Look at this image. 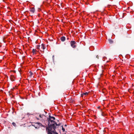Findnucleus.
Instances as JSON below:
<instances>
[{
    "label": "nucleus",
    "instance_id": "obj_3",
    "mask_svg": "<svg viewBox=\"0 0 134 134\" xmlns=\"http://www.w3.org/2000/svg\"><path fill=\"white\" fill-rule=\"evenodd\" d=\"M46 47L44 46V45L43 44H42L41 46V48H40V51H43V50L45 49Z\"/></svg>",
    "mask_w": 134,
    "mask_h": 134
},
{
    "label": "nucleus",
    "instance_id": "obj_8",
    "mask_svg": "<svg viewBox=\"0 0 134 134\" xmlns=\"http://www.w3.org/2000/svg\"><path fill=\"white\" fill-rule=\"evenodd\" d=\"M108 41L109 43L110 44L113 43V41L110 39H109Z\"/></svg>",
    "mask_w": 134,
    "mask_h": 134
},
{
    "label": "nucleus",
    "instance_id": "obj_6",
    "mask_svg": "<svg viewBox=\"0 0 134 134\" xmlns=\"http://www.w3.org/2000/svg\"><path fill=\"white\" fill-rule=\"evenodd\" d=\"M15 77L13 75H11L10 77V79L12 81H14Z\"/></svg>",
    "mask_w": 134,
    "mask_h": 134
},
{
    "label": "nucleus",
    "instance_id": "obj_4",
    "mask_svg": "<svg viewBox=\"0 0 134 134\" xmlns=\"http://www.w3.org/2000/svg\"><path fill=\"white\" fill-rule=\"evenodd\" d=\"M35 10L34 8H32L30 9V11L31 12L34 13L35 12Z\"/></svg>",
    "mask_w": 134,
    "mask_h": 134
},
{
    "label": "nucleus",
    "instance_id": "obj_13",
    "mask_svg": "<svg viewBox=\"0 0 134 134\" xmlns=\"http://www.w3.org/2000/svg\"><path fill=\"white\" fill-rule=\"evenodd\" d=\"M12 124L15 127L16 126V124L14 122H13L12 123Z\"/></svg>",
    "mask_w": 134,
    "mask_h": 134
},
{
    "label": "nucleus",
    "instance_id": "obj_18",
    "mask_svg": "<svg viewBox=\"0 0 134 134\" xmlns=\"http://www.w3.org/2000/svg\"><path fill=\"white\" fill-rule=\"evenodd\" d=\"M38 11H40L41 10V9H40V8H38Z\"/></svg>",
    "mask_w": 134,
    "mask_h": 134
},
{
    "label": "nucleus",
    "instance_id": "obj_22",
    "mask_svg": "<svg viewBox=\"0 0 134 134\" xmlns=\"http://www.w3.org/2000/svg\"><path fill=\"white\" fill-rule=\"evenodd\" d=\"M25 57V56H24L23 58H24Z\"/></svg>",
    "mask_w": 134,
    "mask_h": 134
},
{
    "label": "nucleus",
    "instance_id": "obj_12",
    "mask_svg": "<svg viewBox=\"0 0 134 134\" xmlns=\"http://www.w3.org/2000/svg\"><path fill=\"white\" fill-rule=\"evenodd\" d=\"M37 123L40 126H43V127H46V126L44 127L40 123V122H37Z\"/></svg>",
    "mask_w": 134,
    "mask_h": 134
},
{
    "label": "nucleus",
    "instance_id": "obj_5",
    "mask_svg": "<svg viewBox=\"0 0 134 134\" xmlns=\"http://www.w3.org/2000/svg\"><path fill=\"white\" fill-rule=\"evenodd\" d=\"M60 40L62 42H64L65 40V38L64 36H62L60 38Z\"/></svg>",
    "mask_w": 134,
    "mask_h": 134
},
{
    "label": "nucleus",
    "instance_id": "obj_2",
    "mask_svg": "<svg viewBox=\"0 0 134 134\" xmlns=\"http://www.w3.org/2000/svg\"><path fill=\"white\" fill-rule=\"evenodd\" d=\"M76 42L74 41H71L70 42L71 46L73 48H75L76 46L75 45Z\"/></svg>",
    "mask_w": 134,
    "mask_h": 134
},
{
    "label": "nucleus",
    "instance_id": "obj_14",
    "mask_svg": "<svg viewBox=\"0 0 134 134\" xmlns=\"http://www.w3.org/2000/svg\"><path fill=\"white\" fill-rule=\"evenodd\" d=\"M43 116H44V115H39V117L40 118H42Z\"/></svg>",
    "mask_w": 134,
    "mask_h": 134
},
{
    "label": "nucleus",
    "instance_id": "obj_15",
    "mask_svg": "<svg viewBox=\"0 0 134 134\" xmlns=\"http://www.w3.org/2000/svg\"><path fill=\"white\" fill-rule=\"evenodd\" d=\"M29 73L30 74V76H31L33 74V73L31 71H29Z\"/></svg>",
    "mask_w": 134,
    "mask_h": 134
},
{
    "label": "nucleus",
    "instance_id": "obj_10",
    "mask_svg": "<svg viewBox=\"0 0 134 134\" xmlns=\"http://www.w3.org/2000/svg\"><path fill=\"white\" fill-rule=\"evenodd\" d=\"M40 45H38L37 46H36V48L38 50V49H39L40 50Z\"/></svg>",
    "mask_w": 134,
    "mask_h": 134
},
{
    "label": "nucleus",
    "instance_id": "obj_11",
    "mask_svg": "<svg viewBox=\"0 0 134 134\" xmlns=\"http://www.w3.org/2000/svg\"><path fill=\"white\" fill-rule=\"evenodd\" d=\"M55 126L56 127V128L57 126H60V124H57L56 122H55Z\"/></svg>",
    "mask_w": 134,
    "mask_h": 134
},
{
    "label": "nucleus",
    "instance_id": "obj_17",
    "mask_svg": "<svg viewBox=\"0 0 134 134\" xmlns=\"http://www.w3.org/2000/svg\"><path fill=\"white\" fill-rule=\"evenodd\" d=\"M96 58L98 59H99V56L98 55H97L96 57Z\"/></svg>",
    "mask_w": 134,
    "mask_h": 134
},
{
    "label": "nucleus",
    "instance_id": "obj_19",
    "mask_svg": "<svg viewBox=\"0 0 134 134\" xmlns=\"http://www.w3.org/2000/svg\"><path fill=\"white\" fill-rule=\"evenodd\" d=\"M54 55H53V58H54Z\"/></svg>",
    "mask_w": 134,
    "mask_h": 134
},
{
    "label": "nucleus",
    "instance_id": "obj_21",
    "mask_svg": "<svg viewBox=\"0 0 134 134\" xmlns=\"http://www.w3.org/2000/svg\"><path fill=\"white\" fill-rule=\"evenodd\" d=\"M67 39L68 40L69 39V38H67Z\"/></svg>",
    "mask_w": 134,
    "mask_h": 134
},
{
    "label": "nucleus",
    "instance_id": "obj_9",
    "mask_svg": "<svg viewBox=\"0 0 134 134\" xmlns=\"http://www.w3.org/2000/svg\"><path fill=\"white\" fill-rule=\"evenodd\" d=\"M36 49H33L32 51V52L34 54L36 53Z\"/></svg>",
    "mask_w": 134,
    "mask_h": 134
},
{
    "label": "nucleus",
    "instance_id": "obj_23",
    "mask_svg": "<svg viewBox=\"0 0 134 134\" xmlns=\"http://www.w3.org/2000/svg\"><path fill=\"white\" fill-rule=\"evenodd\" d=\"M14 72H15V71H14Z\"/></svg>",
    "mask_w": 134,
    "mask_h": 134
},
{
    "label": "nucleus",
    "instance_id": "obj_7",
    "mask_svg": "<svg viewBox=\"0 0 134 134\" xmlns=\"http://www.w3.org/2000/svg\"><path fill=\"white\" fill-rule=\"evenodd\" d=\"M88 93L87 92L85 93H83L81 94V97H83V96L84 95L85 96L87 95L88 94Z\"/></svg>",
    "mask_w": 134,
    "mask_h": 134
},
{
    "label": "nucleus",
    "instance_id": "obj_20",
    "mask_svg": "<svg viewBox=\"0 0 134 134\" xmlns=\"http://www.w3.org/2000/svg\"><path fill=\"white\" fill-rule=\"evenodd\" d=\"M66 126H67V125H65V127Z\"/></svg>",
    "mask_w": 134,
    "mask_h": 134
},
{
    "label": "nucleus",
    "instance_id": "obj_16",
    "mask_svg": "<svg viewBox=\"0 0 134 134\" xmlns=\"http://www.w3.org/2000/svg\"><path fill=\"white\" fill-rule=\"evenodd\" d=\"M62 130L63 131V132H64L65 131V129L63 127V126H62Z\"/></svg>",
    "mask_w": 134,
    "mask_h": 134
},
{
    "label": "nucleus",
    "instance_id": "obj_1",
    "mask_svg": "<svg viewBox=\"0 0 134 134\" xmlns=\"http://www.w3.org/2000/svg\"><path fill=\"white\" fill-rule=\"evenodd\" d=\"M55 120V118L53 116H49V117L47 119L48 120V126L46 127V130L47 131L48 134H58L55 131L56 127L55 125V122L52 120Z\"/></svg>",
    "mask_w": 134,
    "mask_h": 134
}]
</instances>
